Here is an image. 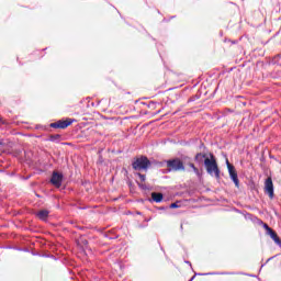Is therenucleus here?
Masks as SVG:
<instances>
[{"instance_id": "obj_1", "label": "nucleus", "mask_w": 281, "mask_h": 281, "mask_svg": "<svg viewBox=\"0 0 281 281\" xmlns=\"http://www.w3.org/2000/svg\"><path fill=\"white\" fill-rule=\"evenodd\" d=\"M210 157L211 158L204 159L206 172L207 175H211V177H215V179H221V169H218V164L216 162L214 154H210Z\"/></svg>"}, {"instance_id": "obj_2", "label": "nucleus", "mask_w": 281, "mask_h": 281, "mask_svg": "<svg viewBox=\"0 0 281 281\" xmlns=\"http://www.w3.org/2000/svg\"><path fill=\"white\" fill-rule=\"evenodd\" d=\"M168 172H186V165L181 158L166 160Z\"/></svg>"}, {"instance_id": "obj_3", "label": "nucleus", "mask_w": 281, "mask_h": 281, "mask_svg": "<svg viewBox=\"0 0 281 281\" xmlns=\"http://www.w3.org/2000/svg\"><path fill=\"white\" fill-rule=\"evenodd\" d=\"M151 162L146 156H140L138 158H135L134 161L132 162V168L133 170H138L144 172H148V168H150Z\"/></svg>"}, {"instance_id": "obj_4", "label": "nucleus", "mask_w": 281, "mask_h": 281, "mask_svg": "<svg viewBox=\"0 0 281 281\" xmlns=\"http://www.w3.org/2000/svg\"><path fill=\"white\" fill-rule=\"evenodd\" d=\"M226 166L228 169V175L232 179V181L235 183L237 188H240V181L238 180V172L236 171V167L234 165L229 164V160L226 159Z\"/></svg>"}, {"instance_id": "obj_5", "label": "nucleus", "mask_w": 281, "mask_h": 281, "mask_svg": "<svg viewBox=\"0 0 281 281\" xmlns=\"http://www.w3.org/2000/svg\"><path fill=\"white\" fill-rule=\"evenodd\" d=\"M71 124H74V120L72 119H66V120H59V121H56L54 123H50L49 127L50 128L65 130V128H69V126H71Z\"/></svg>"}, {"instance_id": "obj_6", "label": "nucleus", "mask_w": 281, "mask_h": 281, "mask_svg": "<svg viewBox=\"0 0 281 281\" xmlns=\"http://www.w3.org/2000/svg\"><path fill=\"white\" fill-rule=\"evenodd\" d=\"M50 183L55 186V188H60V186H63V173L54 171L50 178Z\"/></svg>"}, {"instance_id": "obj_7", "label": "nucleus", "mask_w": 281, "mask_h": 281, "mask_svg": "<svg viewBox=\"0 0 281 281\" xmlns=\"http://www.w3.org/2000/svg\"><path fill=\"white\" fill-rule=\"evenodd\" d=\"M265 192L270 199H273V179H271V177L267 178L265 181Z\"/></svg>"}, {"instance_id": "obj_8", "label": "nucleus", "mask_w": 281, "mask_h": 281, "mask_svg": "<svg viewBox=\"0 0 281 281\" xmlns=\"http://www.w3.org/2000/svg\"><path fill=\"white\" fill-rule=\"evenodd\" d=\"M267 235L273 239L276 245H279V247H281V238L278 236V233H276V231L272 229L269 233H267Z\"/></svg>"}, {"instance_id": "obj_9", "label": "nucleus", "mask_w": 281, "mask_h": 281, "mask_svg": "<svg viewBox=\"0 0 281 281\" xmlns=\"http://www.w3.org/2000/svg\"><path fill=\"white\" fill-rule=\"evenodd\" d=\"M37 218H40V221H47L48 216H49V211L47 210H41L40 212L36 213Z\"/></svg>"}, {"instance_id": "obj_10", "label": "nucleus", "mask_w": 281, "mask_h": 281, "mask_svg": "<svg viewBox=\"0 0 281 281\" xmlns=\"http://www.w3.org/2000/svg\"><path fill=\"white\" fill-rule=\"evenodd\" d=\"M151 199H153V201H155V203H161L164 201V194L162 193L153 192L151 193Z\"/></svg>"}, {"instance_id": "obj_11", "label": "nucleus", "mask_w": 281, "mask_h": 281, "mask_svg": "<svg viewBox=\"0 0 281 281\" xmlns=\"http://www.w3.org/2000/svg\"><path fill=\"white\" fill-rule=\"evenodd\" d=\"M195 161H203V159H207V156L202 153H198L194 157Z\"/></svg>"}, {"instance_id": "obj_12", "label": "nucleus", "mask_w": 281, "mask_h": 281, "mask_svg": "<svg viewBox=\"0 0 281 281\" xmlns=\"http://www.w3.org/2000/svg\"><path fill=\"white\" fill-rule=\"evenodd\" d=\"M187 166H189V168H192L195 175H199V168H196V166H194L192 161H188Z\"/></svg>"}, {"instance_id": "obj_13", "label": "nucleus", "mask_w": 281, "mask_h": 281, "mask_svg": "<svg viewBox=\"0 0 281 281\" xmlns=\"http://www.w3.org/2000/svg\"><path fill=\"white\" fill-rule=\"evenodd\" d=\"M60 139V134H54L49 136L50 142H58Z\"/></svg>"}, {"instance_id": "obj_14", "label": "nucleus", "mask_w": 281, "mask_h": 281, "mask_svg": "<svg viewBox=\"0 0 281 281\" xmlns=\"http://www.w3.org/2000/svg\"><path fill=\"white\" fill-rule=\"evenodd\" d=\"M263 228L266 229L267 234L270 233V231H272L273 228L269 227L268 224H263Z\"/></svg>"}, {"instance_id": "obj_15", "label": "nucleus", "mask_w": 281, "mask_h": 281, "mask_svg": "<svg viewBox=\"0 0 281 281\" xmlns=\"http://www.w3.org/2000/svg\"><path fill=\"white\" fill-rule=\"evenodd\" d=\"M138 175V177H139V179H140V181H146V175H143V173H137Z\"/></svg>"}, {"instance_id": "obj_16", "label": "nucleus", "mask_w": 281, "mask_h": 281, "mask_svg": "<svg viewBox=\"0 0 281 281\" xmlns=\"http://www.w3.org/2000/svg\"><path fill=\"white\" fill-rule=\"evenodd\" d=\"M0 124H3V125L7 126L9 123H8V121L3 120V119L0 116Z\"/></svg>"}, {"instance_id": "obj_17", "label": "nucleus", "mask_w": 281, "mask_h": 281, "mask_svg": "<svg viewBox=\"0 0 281 281\" xmlns=\"http://www.w3.org/2000/svg\"><path fill=\"white\" fill-rule=\"evenodd\" d=\"M170 207L173 210L175 207H179V205H177V203H171Z\"/></svg>"}, {"instance_id": "obj_18", "label": "nucleus", "mask_w": 281, "mask_h": 281, "mask_svg": "<svg viewBox=\"0 0 281 281\" xmlns=\"http://www.w3.org/2000/svg\"><path fill=\"white\" fill-rule=\"evenodd\" d=\"M188 159H190L189 157H184V161H188Z\"/></svg>"}, {"instance_id": "obj_19", "label": "nucleus", "mask_w": 281, "mask_h": 281, "mask_svg": "<svg viewBox=\"0 0 281 281\" xmlns=\"http://www.w3.org/2000/svg\"><path fill=\"white\" fill-rule=\"evenodd\" d=\"M194 278H195V277L193 276V277H192V278H191L189 281H192V280H194Z\"/></svg>"}, {"instance_id": "obj_20", "label": "nucleus", "mask_w": 281, "mask_h": 281, "mask_svg": "<svg viewBox=\"0 0 281 281\" xmlns=\"http://www.w3.org/2000/svg\"><path fill=\"white\" fill-rule=\"evenodd\" d=\"M0 146H3V143H2V142H0Z\"/></svg>"}, {"instance_id": "obj_21", "label": "nucleus", "mask_w": 281, "mask_h": 281, "mask_svg": "<svg viewBox=\"0 0 281 281\" xmlns=\"http://www.w3.org/2000/svg\"><path fill=\"white\" fill-rule=\"evenodd\" d=\"M87 245V240L83 241Z\"/></svg>"}]
</instances>
